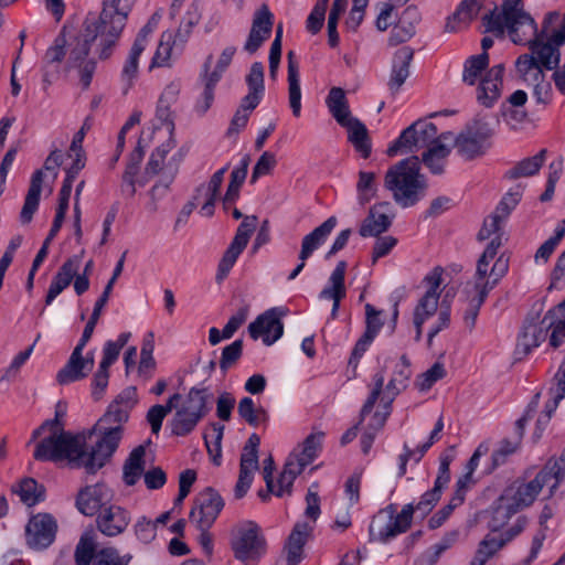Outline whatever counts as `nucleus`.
I'll return each instance as SVG.
<instances>
[{
    "label": "nucleus",
    "mask_w": 565,
    "mask_h": 565,
    "mask_svg": "<svg viewBox=\"0 0 565 565\" xmlns=\"http://www.w3.org/2000/svg\"><path fill=\"white\" fill-rule=\"evenodd\" d=\"M503 18L513 43H524L536 33L534 19L523 10L522 0H503Z\"/></svg>",
    "instance_id": "14"
},
{
    "label": "nucleus",
    "mask_w": 565,
    "mask_h": 565,
    "mask_svg": "<svg viewBox=\"0 0 565 565\" xmlns=\"http://www.w3.org/2000/svg\"><path fill=\"white\" fill-rule=\"evenodd\" d=\"M523 189L519 184L513 190H510L501 201L498 203L495 211L492 215L499 216V221L503 222L510 213L515 209L522 198Z\"/></svg>",
    "instance_id": "54"
},
{
    "label": "nucleus",
    "mask_w": 565,
    "mask_h": 565,
    "mask_svg": "<svg viewBox=\"0 0 565 565\" xmlns=\"http://www.w3.org/2000/svg\"><path fill=\"white\" fill-rule=\"evenodd\" d=\"M79 257L74 256L68 258L64 264L60 267L57 274L53 277L51 285L49 287L45 303L51 305L52 301L65 289L70 286L73 278L77 274L79 267Z\"/></svg>",
    "instance_id": "31"
},
{
    "label": "nucleus",
    "mask_w": 565,
    "mask_h": 565,
    "mask_svg": "<svg viewBox=\"0 0 565 565\" xmlns=\"http://www.w3.org/2000/svg\"><path fill=\"white\" fill-rule=\"evenodd\" d=\"M550 401L545 404L544 414L536 420V428L533 433L535 439H540L543 430L547 426L553 413L556 411L559 402L565 397V361L561 364L554 376V385L548 390Z\"/></svg>",
    "instance_id": "22"
},
{
    "label": "nucleus",
    "mask_w": 565,
    "mask_h": 565,
    "mask_svg": "<svg viewBox=\"0 0 565 565\" xmlns=\"http://www.w3.org/2000/svg\"><path fill=\"white\" fill-rule=\"evenodd\" d=\"M547 338V326L529 323L523 327L518 338L516 350L524 355L529 354L534 348L539 347Z\"/></svg>",
    "instance_id": "38"
},
{
    "label": "nucleus",
    "mask_w": 565,
    "mask_h": 565,
    "mask_svg": "<svg viewBox=\"0 0 565 565\" xmlns=\"http://www.w3.org/2000/svg\"><path fill=\"white\" fill-rule=\"evenodd\" d=\"M502 245L501 234H497L494 237L486 246L483 253L479 257L477 262L476 274L473 276V280L479 282H489L492 279L491 277V267L490 263L500 257H497L498 250Z\"/></svg>",
    "instance_id": "35"
},
{
    "label": "nucleus",
    "mask_w": 565,
    "mask_h": 565,
    "mask_svg": "<svg viewBox=\"0 0 565 565\" xmlns=\"http://www.w3.org/2000/svg\"><path fill=\"white\" fill-rule=\"evenodd\" d=\"M260 438L252 434L243 447L239 462V472L253 475L258 469V447Z\"/></svg>",
    "instance_id": "48"
},
{
    "label": "nucleus",
    "mask_w": 565,
    "mask_h": 565,
    "mask_svg": "<svg viewBox=\"0 0 565 565\" xmlns=\"http://www.w3.org/2000/svg\"><path fill=\"white\" fill-rule=\"evenodd\" d=\"M131 559V554L120 555L117 548L109 546L97 551L93 565H128Z\"/></svg>",
    "instance_id": "56"
},
{
    "label": "nucleus",
    "mask_w": 565,
    "mask_h": 565,
    "mask_svg": "<svg viewBox=\"0 0 565 565\" xmlns=\"http://www.w3.org/2000/svg\"><path fill=\"white\" fill-rule=\"evenodd\" d=\"M415 508L413 504H405L399 513L396 514L395 504H388L380 514H386L388 520L381 524L374 520L370 525V535L372 540L387 543L397 535L405 533L412 525Z\"/></svg>",
    "instance_id": "13"
},
{
    "label": "nucleus",
    "mask_w": 565,
    "mask_h": 565,
    "mask_svg": "<svg viewBox=\"0 0 565 565\" xmlns=\"http://www.w3.org/2000/svg\"><path fill=\"white\" fill-rule=\"evenodd\" d=\"M492 135L493 131L487 121L475 119L454 139V146L460 157L472 160L486 153Z\"/></svg>",
    "instance_id": "11"
},
{
    "label": "nucleus",
    "mask_w": 565,
    "mask_h": 565,
    "mask_svg": "<svg viewBox=\"0 0 565 565\" xmlns=\"http://www.w3.org/2000/svg\"><path fill=\"white\" fill-rule=\"evenodd\" d=\"M141 138L138 140L136 148L129 154L126 169L121 175L120 182V194L126 199H131L137 192V185L143 186L148 183V179L140 177L138 178L140 163L145 156V149L141 145Z\"/></svg>",
    "instance_id": "20"
},
{
    "label": "nucleus",
    "mask_w": 565,
    "mask_h": 565,
    "mask_svg": "<svg viewBox=\"0 0 565 565\" xmlns=\"http://www.w3.org/2000/svg\"><path fill=\"white\" fill-rule=\"evenodd\" d=\"M340 126L348 130V140L352 143L354 149L364 159L369 158L372 151V143L366 126L355 117L344 121V124Z\"/></svg>",
    "instance_id": "32"
},
{
    "label": "nucleus",
    "mask_w": 565,
    "mask_h": 565,
    "mask_svg": "<svg viewBox=\"0 0 565 565\" xmlns=\"http://www.w3.org/2000/svg\"><path fill=\"white\" fill-rule=\"evenodd\" d=\"M245 247L246 245L235 239L232 241L217 266V273L215 278L218 282L222 281L228 275V273L235 265L238 256L242 254Z\"/></svg>",
    "instance_id": "52"
},
{
    "label": "nucleus",
    "mask_w": 565,
    "mask_h": 565,
    "mask_svg": "<svg viewBox=\"0 0 565 565\" xmlns=\"http://www.w3.org/2000/svg\"><path fill=\"white\" fill-rule=\"evenodd\" d=\"M121 429H96V425L85 435L62 434L43 438L38 443L33 457L39 461L68 460L73 468H84L95 473L113 457L121 440Z\"/></svg>",
    "instance_id": "2"
},
{
    "label": "nucleus",
    "mask_w": 565,
    "mask_h": 565,
    "mask_svg": "<svg viewBox=\"0 0 565 565\" xmlns=\"http://www.w3.org/2000/svg\"><path fill=\"white\" fill-rule=\"evenodd\" d=\"M390 210L391 204L388 202L373 205L363 220L359 234L362 237H379L386 232L391 227L394 217V215L388 214Z\"/></svg>",
    "instance_id": "23"
},
{
    "label": "nucleus",
    "mask_w": 565,
    "mask_h": 565,
    "mask_svg": "<svg viewBox=\"0 0 565 565\" xmlns=\"http://www.w3.org/2000/svg\"><path fill=\"white\" fill-rule=\"evenodd\" d=\"M237 413L249 426L257 427L260 424L267 423L269 415L267 411L259 406L256 407L250 397H243L237 407Z\"/></svg>",
    "instance_id": "47"
},
{
    "label": "nucleus",
    "mask_w": 565,
    "mask_h": 565,
    "mask_svg": "<svg viewBox=\"0 0 565 565\" xmlns=\"http://www.w3.org/2000/svg\"><path fill=\"white\" fill-rule=\"evenodd\" d=\"M323 433H312L306 437L301 445V449H295L287 458L284 469L280 472V491L277 497L285 493L290 494L294 481L309 466L321 450Z\"/></svg>",
    "instance_id": "6"
},
{
    "label": "nucleus",
    "mask_w": 565,
    "mask_h": 565,
    "mask_svg": "<svg viewBox=\"0 0 565 565\" xmlns=\"http://www.w3.org/2000/svg\"><path fill=\"white\" fill-rule=\"evenodd\" d=\"M243 353V340L237 339L231 344L226 345L221 355L220 369L226 372L232 367L242 356Z\"/></svg>",
    "instance_id": "63"
},
{
    "label": "nucleus",
    "mask_w": 565,
    "mask_h": 565,
    "mask_svg": "<svg viewBox=\"0 0 565 565\" xmlns=\"http://www.w3.org/2000/svg\"><path fill=\"white\" fill-rule=\"evenodd\" d=\"M356 191L361 204L367 203L375 195V174L373 172L360 171Z\"/></svg>",
    "instance_id": "60"
},
{
    "label": "nucleus",
    "mask_w": 565,
    "mask_h": 565,
    "mask_svg": "<svg viewBox=\"0 0 565 565\" xmlns=\"http://www.w3.org/2000/svg\"><path fill=\"white\" fill-rule=\"evenodd\" d=\"M414 57V50L409 46L398 49L393 56L392 72L387 83L388 88L396 93L409 76V66Z\"/></svg>",
    "instance_id": "29"
},
{
    "label": "nucleus",
    "mask_w": 565,
    "mask_h": 565,
    "mask_svg": "<svg viewBox=\"0 0 565 565\" xmlns=\"http://www.w3.org/2000/svg\"><path fill=\"white\" fill-rule=\"evenodd\" d=\"M546 153V149H542L535 156L522 159L505 171L504 178L512 181L535 175L544 164Z\"/></svg>",
    "instance_id": "39"
},
{
    "label": "nucleus",
    "mask_w": 565,
    "mask_h": 565,
    "mask_svg": "<svg viewBox=\"0 0 565 565\" xmlns=\"http://www.w3.org/2000/svg\"><path fill=\"white\" fill-rule=\"evenodd\" d=\"M109 498V489L106 486L100 483L88 486L79 491L76 507L84 515L93 516L98 514L100 509L107 507Z\"/></svg>",
    "instance_id": "25"
},
{
    "label": "nucleus",
    "mask_w": 565,
    "mask_h": 565,
    "mask_svg": "<svg viewBox=\"0 0 565 565\" xmlns=\"http://www.w3.org/2000/svg\"><path fill=\"white\" fill-rule=\"evenodd\" d=\"M43 177L44 174L42 170H36L32 174L30 188L28 190L24 204L20 213V221L22 224L30 223L32 221L33 214L39 207Z\"/></svg>",
    "instance_id": "37"
},
{
    "label": "nucleus",
    "mask_w": 565,
    "mask_h": 565,
    "mask_svg": "<svg viewBox=\"0 0 565 565\" xmlns=\"http://www.w3.org/2000/svg\"><path fill=\"white\" fill-rule=\"evenodd\" d=\"M171 43H173V34L171 32H163L150 67H161L168 64L172 51Z\"/></svg>",
    "instance_id": "59"
},
{
    "label": "nucleus",
    "mask_w": 565,
    "mask_h": 565,
    "mask_svg": "<svg viewBox=\"0 0 565 565\" xmlns=\"http://www.w3.org/2000/svg\"><path fill=\"white\" fill-rule=\"evenodd\" d=\"M224 500L221 494L211 487L205 488L194 499L190 511V521L198 529H210L224 508Z\"/></svg>",
    "instance_id": "15"
},
{
    "label": "nucleus",
    "mask_w": 565,
    "mask_h": 565,
    "mask_svg": "<svg viewBox=\"0 0 565 565\" xmlns=\"http://www.w3.org/2000/svg\"><path fill=\"white\" fill-rule=\"evenodd\" d=\"M418 19L416 8H406L399 23L396 24L390 33V45L395 46L411 40L415 34V22H417Z\"/></svg>",
    "instance_id": "36"
},
{
    "label": "nucleus",
    "mask_w": 565,
    "mask_h": 565,
    "mask_svg": "<svg viewBox=\"0 0 565 565\" xmlns=\"http://www.w3.org/2000/svg\"><path fill=\"white\" fill-rule=\"evenodd\" d=\"M348 264L345 260H340L335 265L333 271L329 277V285L324 287L320 294V299L332 300L331 317L335 318L340 308L341 300L345 297L347 290L344 286V278Z\"/></svg>",
    "instance_id": "27"
},
{
    "label": "nucleus",
    "mask_w": 565,
    "mask_h": 565,
    "mask_svg": "<svg viewBox=\"0 0 565 565\" xmlns=\"http://www.w3.org/2000/svg\"><path fill=\"white\" fill-rule=\"evenodd\" d=\"M177 146L173 136H170L167 141L157 147L150 154L146 164L143 178L148 181L164 169V160L167 154Z\"/></svg>",
    "instance_id": "45"
},
{
    "label": "nucleus",
    "mask_w": 565,
    "mask_h": 565,
    "mask_svg": "<svg viewBox=\"0 0 565 565\" xmlns=\"http://www.w3.org/2000/svg\"><path fill=\"white\" fill-rule=\"evenodd\" d=\"M175 166H178V162H175ZM177 172V167H174L172 173L169 178L161 179L159 182H157L149 191L150 202L148 203L147 207L150 212L154 213L158 211V202L166 196L169 190V185L172 182L174 174Z\"/></svg>",
    "instance_id": "61"
},
{
    "label": "nucleus",
    "mask_w": 565,
    "mask_h": 565,
    "mask_svg": "<svg viewBox=\"0 0 565 565\" xmlns=\"http://www.w3.org/2000/svg\"><path fill=\"white\" fill-rule=\"evenodd\" d=\"M209 394L206 388L192 387L180 405L171 422V431L175 436L190 434L199 422L209 413Z\"/></svg>",
    "instance_id": "8"
},
{
    "label": "nucleus",
    "mask_w": 565,
    "mask_h": 565,
    "mask_svg": "<svg viewBox=\"0 0 565 565\" xmlns=\"http://www.w3.org/2000/svg\"><path fill=\"white\" fill-rule=\"evenodd\" d=\"M564 478L565 448L557 458L548 459L533 480L529 482L515 480L504 488L491 505L488 527L492 532L501 530L514 514L534 503L543 487H548L550 494L553 495Z\"/></svg>",
    "instance_id": "3"
},
{
    "label": "nucleus",
    "mask_w": 565,
    "mask_h": 565,
    "mask_svg": "<svg viewBox=\"0 0 565 565\" xmlns=\"http://www.w3.org/2000/svg\"><path fill=\"white\" fill-rule=\"evenodd\" d=\"M509 270V257L501 254L495 263L491 266V277L489 282H479L473 280L468 282L465 289L467 308L463 313V321L471 330L476 324L479 310L483 305L489 292L499 284Z\"/></svg>",
    "instance_id": "7"
},
{
    "label": "nucleus",
    "mask_w": 565,
    "mask_h": 565,
    "mask_svg": "<svg viewBox=\"0 0 565 565\" xmlns=\"http://www.w3.org/2000/svg\"><path fill=\"white\" fill-rule=\"evenodd\" d=\"M230 168V163L213 173L207 184H200L194 192V200H200L201 194H204V203L201 206L200 213L203 216L211 217L214 214V206L220 193L224 175Z\"/></svg>",
    "instance_id": "28"
},
{
    "label": "nucleus",
    "mask_w": 565,
    "mask_h": 565,
    "mask_svg": "<svg viewBox=\"0 0 565 565\" xmlns=\"http://www.w3.org/2000/svg\"><path fill=\"white\" fill-rule=\"evenodd\" d=\"M274 25V14L267 4H262L253 15L252 28L244 44L249 54L256 53L265 41L270 38Z\"/></svg>",
    "instance_id": "19"
},
{
    "label": "nucleus",
    "mask_w": 565,
    "mask_h": 565,
    "mask_svg": "<svg viewBox=\"0 0 565 565\" xmlns=\"http://www.w3.org/2000/svg\"><path fill=\"white\" fill-rule=\"evenodd\" d=\"M437 139V127L433 122L415 121L404 129L399 137L388 146L386 153L395 157L398 152H414L423 148H430Z\"/></svg>",
    "instance_id": "12"
},
{
    "label": "nucleus",
    "mask_w": 565,
    "mask_h": 565,
    "mask_svg": "<svg viewBox=\"0 0 565 565\" xmlns=\"http://www.w3.org/2000/svg\"><path fill=\"white\" fill-rule=\"evenodd\" d=\"M337 224L338 218L335 216H330L312 232L305 235L301 241V248L298 256L299 260H307L313 252L327 241Z\"/></svg>",
    "instance_id": "30"
},
{
    "label": "nucleus",
    "mask_w": 565,
    "mask_h": 565,
    "mask_svg": "<svg viewBox=\"0 0 565 565\" xmlns=\"http://www.w3.org/2000/svg\"><path fill=\"white\" fill-rule=\"evenodd\" d=\"M384 186L399 206L406 209L417 204L428 188L425 175L420 173L419 158L411 156L392 166L385 173Z\"/></svg>",
    "instance_id": "4"
},
{
    "label": "nucleus",
    "mask_w": 565,
    "mask_h": 565,
    "mask_svg": "<svg viewBox=\"0 0 565 565\" xmlns=\"http://www.w3.org/2000/svg\"><path fill=\"white\" fill-rule=\"evenodd\" d=\"M327 107L339 125L353 118L345 92L341 87H332L326 99Z\"/></svg>",
    "instance_id": "40"
},
{
    "label": "nucleus",
    "mask_w": 565,
    "mask_h": 565,
    "mask_svg": "<svg viewBox=\"0 0 565 565\" xmlns=\"http://www.w3.org/2000/svg\"><path fill=\"white\" fill-rule=\"evenodd\" d=\"M249 156L245 154L241 161V164L236 167L231 173V180L227 185L226 193L223 198V204L225 209H228L239 196V190L243 185L249 164Z\"/></svg>",
    "instance_id": "43"
},
{
    "label": "nucleus",
    "mask_w": 565,
    "mask_h": 565,
    "mask_svg": "<svg viewBox=\"0 0 565 565\" xmlns=\"http://www.w3.org/2000/svg\"><path fill=\"white\" fill-rule=\"evenodd\" d=\"M520 437L503 438L491 456V469H497L505 463L507 458L514 454L520 448Z\"/></svg>",
    "instance_id": "55"
},
{
    "label": "nucleus",
    "mask_w": 565,
    "mask_h": 565,
    "mask_svg": "<svg viewBox=\"0 0 565 565\" xmlns=\"http://www.w3.org/2000/svg\"><path fill=\"white\" fill-rule=\"evenodd\" d=\"M145 455L146 449L143 446L136 447L124 463L122 479L127 486L137 483L145 470Z\"/></svg>",
    "instance_id": "42"
},
{
    "label": "nucleus",
    "mask_w": 565,
    "mask_h": 565,
    "mask_svg": "<svg viewBox=\"0 0 565 565\" xmlns=\"http://www.w3.org/2000/svg\"><path fill=\"white\" fill-rule=\"evenodd\" d=\"M134 531L137 539L145 544L152 542L157 535L156 523H152V521L146 516H140L137 520L134 525Z\"/></svg>",
    "instance_id": "64"
},
{
    "label": "nucleus",
    "mask_w": 565,
    "mask_h": 565,
    "mask_svg": "<svg viewBox=\"0 0 565 565\" xmlns=\"http://www.w3.org/2000/svg\"><path fill=\"white\" fill-rule=\"evenodd\" d=\"M489 66V54L482 52L468 57L463 64L462 82L473 86L480 81L477 88V100L480 105L490 108L499 99L503 83V64Z\"/></svg>",
    "instance_id": "5"
},
{
    "label": "nucleus",
    "mask_w": 565,
    "mask_h": 565,
    "mask_svg": "<svg viewBox=\"0 0 565 565\" xmlns=\"http://www.w3.org/2000/svg\"><path fill=\"white\" fill-rule=\"evenodd\" d=\"M120 0H104L98 18L89 14L81 33L75 38L68 55V67L77 71L83 88H88L96 70V61L88 57L95 44L100 60L108 58L126 25L128 10L119 7Z\"/></svg>",
    "instance_id": "1"
},
{
    "label": "nucleus",
    "mask_w": 565,
    "mask_h": 565,
    "mask_svg": "<svg viewBox=\"0 0 565 565\" xmlns=\"http://www.w3.org/2000/svg\"><path fill=\"white\" fill-rule=\"evenodd\" d=\"M223 433L224 426L214 423L211 425V429L204 434L207 452L216 466L221 465Z\"/></svg>",
    "instance_id": "53"
},
{
    "label": "nucleus",
    "mask_w": 565,
    "mask_h": 565,
    "mask_svg": "<svg viewBox=\"0 0 565 565\" xmlns=\"http://www.w3.org/2000/svg\"><path fill=\"white\" fill-rule=\"evenodd\" d=\"M539 35L556 45L565 43V12L551 11L545 14Z\"/></svg>",
    "instance_id": "34"
},
{
    "label": "nucleus",
    "mask_w": 565,
    "mask_h": 565,
    "mask_svg": "<svg viewBox=\"0 0 565 565\" xmlns=\"http://www.w3.org/2000/svg\"><path fill=\"white\" fill-rule=\"evenodd\" d=\"M449 153L450 148L445 143L436 142L423 152L422 161L433 174H441L445 171V163Z\"/></svg>",
    "instance_id": "46"
},
{
    "label": "nucleus",
    "mask_w": 565,
    "mask_h": 565,
    "mask_svg": "<svg viewBox=\"0 0 565 565\" xmlns=\"http://www.w3.org/2000/svg\"><path fill=\"white\" fill-rule=\"evenodd\" d=\"M57 522L50 513H38L25 526L26 544L36 551L45 550L55 541Z\"/></svg>",
    "instance_id": "17"
},
{
    "label": "nucleus",
    "mask_w": 565,
    "mask_h": 565,
    "mask_svg": "<svg viewBox=\"0 0 565 565\" xmlns=\"http://www.w3.org/2000/svg\"><path fill=\"white\" fill-rule=\"evenodd\" d=\"M439 296H433L425 294L418 301L414 310V319L418 320V323H425L430 317H433L438 309Z\"/></svg>",
    "instance_id": "57"
},
{
    "label": "nucleus",
    "mask_w": 565,
    "mask_h": 565,
    "mask_svg": "<svg viewBox=\"0 0 565 565\" xmlns=\"http://www.w3.org/2000/svg\"><path fill=\"white\" fill-rule=\"evenodd\" d=\"M523 44L529 45L531 54L534 55L535 60H537V63L541 64V66H543L545 70L552 71L558 66L561 45H556L552 43V41L540 36L537 29L536 33L529 36Z\"/></svg>",
    "instance_id": "26"
},
{
    "label": "nucleus",
    "mask_w": 565,
    "mask_h": 565,
    "mask_svg": "<svg viewBox=\"0 0 565 565\" xmlns=\"http://www.w3.org/2000/svg\"><path fill=\"white\" fill-rule=\"evenodd\" d=\"M288 98L289 106L295 117L300 116L301 111V88L299 74L295 73V68L290 67V75H288Z\"/></svg>",
    "instance_id": "58"
},
{
    "label": "nucleus",
    "mask_w": 565,
    "mask_h": 565,
    "mask_svg": "<svg viewBox=\"0 0 565 565\" xmlns=\"http://www.w3.org/2000/svg\"><path fill=\"white\" fill-rule=\"evenodd\" d=\"M131 520L129 511L116 504L100 509L96 518L97 529L106 536L114 537L121 534Z\"/></svg>",
    "instance_id": "21"
},
{
    "label": "nucleus",
    "mask_w": 565,
    "mask_h": 565,
    "mask_svg": "<svg viewBox=\"0 0 565 565\" xmlns=\"http://www.w3.org/2000/svg\"><path fill=\"white\" fill-rule=\"evenodd\" d=\"M484 0H462L458 6L457 10L454 14L448 18L446 23V30L454 31L455 26L452 25L454 21L458 22H469L471 21L483 6Z\"/></svg>",
    "instance_id": "50"
},
{
    "label": "nucleus",
    "mask_w": 565,
    "mask_h": 565,
    "mask_svg": "<svg viewBox=\"0 0 565 565\" xmlns=\"http://www.w3.org/2000/svg\"><path fill=\"white\" fill-rule=\"evenodd\" d=\"M97 551L93 532H85L75 548L76 565H93Z\"/></svg>",
    "instance_id": "51"
},
{
    "label": "nucleus",
    "mask_w": 565,
    "mask_h": 565,
    "mask_svg": "<svg viewBox=\"0 0 565 565\" xmlns=\"http://www.w3.org/2000/svg\"><path fill=\"white\" fill-rule=\"evenodd\" d=\"M128 416V405L121 406L120 403L115 401L108 407L107 413L96 423V429L114 428V426H118L122 430V423L127 422Z\"/></svg>",
    "instance_id": "49"
},
{
    "label": "nucleus",
    "mask_w": 565,
    "mask_h": 565,
    "mask_svg": "<svg viewBox=\"0 0 565 565\" xmlns=\"http://www.w3.org/2000/svg\"><path fill=\"white\" fill-rule=\"evenodd\" d=\"M543 324L547 326V332L551 330L548 343L557 349L565 341V311L557 310V306L547 311L543 318Z\"/></svg>",
    "instance_id": "41"
},
{
    "label": "nucleus",
    "mask_w": 565,
    "mask_h": 565,
    "mask_svg": "<svg viewBox=\"0 0 565 565\" xmlns=\"http://www.w3.org/2000/svg\"><path fill=\"white\" fill-rule=\"evenodd\" d=\"M231 547L236 559L245 565H256L266 554L267 542L258 524L248 521L233 534Z\"/></svg>",
    "instance_id": "9"
},
{
    "label": "nucleus",
    "mask_w": 565,
    "mask_h": 565,
    "mask_svg": "<svg viewBox=\"0 0 565 565\" xmlns=\"http://www.w3.org/2000/svg\"><path fill=\"white\" fill-rule=\"evenodd\" d=\"M373 387L361 408V419L365 418L367 414H370L381 397V403H385V405L393 404L394 399L397 395H399L407 386H403L401 381L392 375L391 380L384 387L385 375L383 371H380L373 375Z\"/></svg>",
    "instance_id": "18"
},
{
    "label": "nucleus",
    "mask_w": 565,
    "mask_h": 565,
    "mask_svg": "<svg viewBox=\"0 0 565 565\" xmlns=\"http://www.w3.org/2000/svg\"><path fill=\"white\" fill-rule=\"evenodd\" d=\"M236 52L235 46L225 47L217 61L214 71L211 72L213 56L209 55L202 66L200 82L203 86L201 97L196 100L195 111L204 115L212 106L214 100V92L217 83L221 81L224 71L231 64L232 58Z\"/></svg>",
    "instance_id": "10"
},
{
    "label": "nucleus",
    "mask_w": 565,
    "mask_h": 565,
    "mask_svg": "<svg viewBox=\"0 0 565 565\" xmlns=\"http://www.w3.org/2000/svg\"><path fill=\"white\" fill-rule=\"evenodd\" d=\"M83 350L75 347L66 364L57 372L56 381L61 385H66L85 379L89 372L83 363Z\"/></svg>",
    "instance_id": "33"
},
{
    "label": "nucleus",
    "mask_w": 565,
    "mask_h": 565,
    "mask_svg": "<svg viewBox=\"0 0 565 565\" xmlns=\"http://www.w3.org/2000/svg\"><path fill=\"white\" fill-rule=\"evenodd\" d=\"M446 375V371L443 364L435 363L426 372L422 373L415 385L422 392L429 390L438 380H441Z\"/></svg>",
    "instance_id": "62"
},
{
    "label": "nucleus",
    "mask_w": 565,
    "mask_h": 565,
    "mask_svg": "<svg viewBox=\"0 0 565 565\" xmlns=\"http://www.w3.org/2000/svg\"><path fill=\"white\" fill-rule=\"evenodd\" d=\"M13 492L18 493L21 501L28 507H33L45 499L44 486L38 483L33 478L21 480L17 487H13Z\"/></svg>",
    "instance_id": "44"
},
{
    "label": "nucleus",
    "mask_w": 565,
    "mask_h": 565,
    "mask_svg": "<svg viewBox=\"0 0 565 565\" xmlns=\"http://www.w3.org/2000/svg\"><path fill=\"white\" fill-rule=\"evenodd\" d=\"M313 532V525L308 522H297L290 532L284 551L287 565H298L303 558V547Z\"/></svg>",
    "instance_id": "24"
},
{
    "label": "nucleus",
    "mask_w": 565,
    "mask_h": 565,
    "mask_svg": "<svg viewBox=\"0 0 565 565\" xmlns=\"http://www.w3.org/2000/svg\"><path fill=\"white\" fill-rule=\"evenodd\" d=\"M287 311L286 308L274 307L259 315L248 326L250 338L254 340L262 338L263 343L267 347L274 344L284 334L281 318L287 315Z\"/></svg>",
    "instance_id": "16"
}]
</instances>
